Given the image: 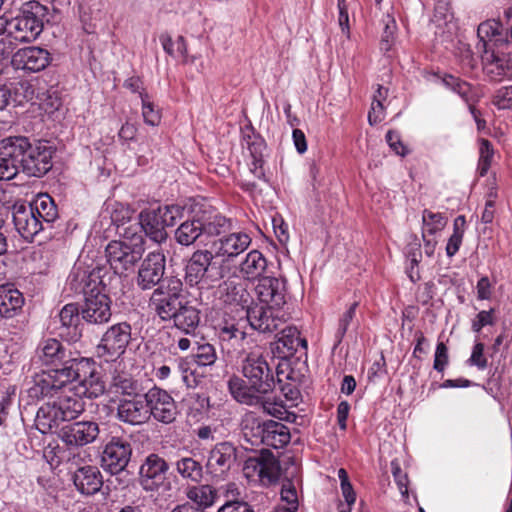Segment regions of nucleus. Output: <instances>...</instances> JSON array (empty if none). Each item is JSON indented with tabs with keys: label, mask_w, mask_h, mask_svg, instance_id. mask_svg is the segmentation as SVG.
Masks as SVG:
<instances>
[{
	"label": "nucleus",
	"mask_w": 512,
	"mask_h": 512,
	"mask_svg": "<svg viewBox=\"0 0 512 512\" xmlns=\"http://www.w3.org/2000/svg\"><path fill=\"white\" fill-rule=\"evenodd\" d=\"M77 366L75 369L73 366H67L36 374L27 389L28 396L32 400L51 399L59 410V415H62V420L75 419L84 411V402L82 395L74 392L72 383L80 376L81 369L89 368V360L82 359Z\"/></svg>",
	"instance_id": "nucleus-1"
},
{
	"label": "nucleus",
	"mask_w": 512,
	"mask_h": 512,
	"mask_svg": "<svg viewBox=\"0 0 512 512\" xmlns=\"http://www.w3.org/2000/svg\"><path fill=\"white\" fill-rule=\"evenodd\" d=\"M70 289L85 297L82 318L91 324H103L111 318V301L100 279V270L76 263L68 277Z\"/></svg>",
	"instance_id": "nucleus-2"
},
{
	"label": "nucleus",
	"mask_w": 512,
	"mask_h": 512,
	"mask_svg": "<svg viewBox=\"0 0 512 512\" xmlns=\"http://www.w3.org/2000/svg\"><path fill=\"white\" fill-rule=\"evenodd\" d=\"M121 239L108 243L105 249L107 262L116 274L132 270L145 252V241L138 228L126 227L119 231Z\"/></svg>",
	"instance_id": "nucleus-3"
},
{
	"label": "nucleus",
	"mask_w": 512,
	"mask_h": 512,
	"mask_svg": "<svg viewBox=\"0 0 512 512\" xmlns=\"http://www.w3.org/2000/svg\"><path fill=\"white\" fill-rule=\"evenodd\" d=\"M28 8L23 9L22 15L15 17L9 23L7 35L1 42H10L13 52L19 43L33 42L43 29V19L46 7L41 2H27Z\"/></svg>",
	"instance_id": "nucleus-4"
},
{
	"label": "nucleus",
	"mask_w": 512,
	"mask_h": 512,
	"mask_svg": "<svg viewBox=\"0 0 512 512\" xmlns=\"http://www.w3.org/2000/svg\"><path fill=\"white\" fill-rule=\"evenodd\" d=\"M132 340V328L127 322H120L109 327L96 346V356L105 362L119 359Z\"/></svg>",
	"instance_id": "nucleus-5"
},
{
	"label": "nucleus",
	"mask_w": 512,
	"mask_h": 512,
	"mask_svg": "<svg viewBox=\"0 0 512 512\" xmlns=\"http://www.w3.org/2000/svg\"><path fill=\"white\" fill-rule=\"evenodd\" d=\"M183 290L181 279L171 277L154 290L150 298V307L162 320L173 319L182 305L179 296Z\"/></svg>",
	"instance_id": "nucleus-6"
},
{
	"label": "nucleus",
	"mask_w": 512,
	"mask_h": 512,
	"mask_svg": "<svg viewBox=\"0 0 512 512\" xmlns=\"http://www.w3.org/2000/svg\"><path fill=\"white\" fill-rule=\"evenodd\" d=\"M263 352L262 347L255 346L245 353L242 359V373L258 392L268 393L273 386V376Z\"/></svg>",
	"instance_id": "nucleus-7"
},
{
	"label": "nucleus",
	"mask_w": 512,
	"mask_h": 512,
	"mask_svg": "<svg viewBox=\"0 0 512 512\" xmlns=\"http://www.w3.org/2000/svg\"><path fill=\"white\" fill-rule=\"evenodd\" d=\"M213 258V253L208 250H197L192 254L185 268V279L190 286L210 287L221 278L220 270L212 263Z\"/></svg>",
	"instance_id": "nucleus-8"
},
{
	"label": "nucleus",
	"mask_w": 512,
	"mask_h": 512,
	"mask_svg": "<svg viewBox=\"0 0 512 512\" xmlns=\"http://www.w3.org/2000/svg\"><path fill=\"white\" fill-rule=\"evenodd\" d=\"M26 143L23 152L19 155L20 168L29 176L41 177L52 167L51 147L41 142L30 143L22 136Z\"/></svg>",
	"instance_id": "nucleus-9"
},
{
	"label": "nucleus",
	"mask_w": 512,
	"mask_h": 512,
	"mask_svg": "<svg viewBox=\"0 0 512 512\" xmlns=\"http://www.w3.org/2000/svg\"><path fill=\"white\" fill-rule=\"evenodd\" d=\"M246 318L252 329L261 333H272L289 319L286 310L272 309L271 306L254 304L246 309Z\"/></svg>",
	"instance_id": "nucleus-10"
},
{
	"label": "nucleus",
	"mask_w": 512,
	"mask_h": 512,
	"mask_svg": "<svg viewBox=\"0 0 512 512\" xmlns=\"http://www.w3.org/2000/svg\"><path fill=\"white\" fill-rule=\"evenodd\" d=\"M82 359L69 358L65 347L55 338L43 339L38 344L34 356L35 363L54 367L52 370L66 368L67 366H73V369H75L78 367L77 363Z\"/></svg>",
	"instance_id": "nucleus-11"
},
{
	"label": "nucleus",
	"mask_w": 512,
	"mask_h": 512,
	"mask_svg": "<svg viewBox=\"0 0 512 512\" xmlns=\"http://www.w3.org/2000/svg\"><path fill=\"white\" fill-rule=\"evenodd\" d=\"M26 147L22 136H9L0 140V180L13 179L19 172V155Z\"/></svg>",
	"instance_id": "nucleus-12"
},
{
	"label": "nucleus",
	"mask_w": 512,
	"mask_h": 512,
	"mask_svg": "<svg viewBox=\"0 0 512 512\" xmlns=\"http://www.w3.org/2000/svg\"><path fill=\"white\" fill-rule=\"evenodd\" d=\"M169 469L167 462L157 454H150L142 463L139 471L141 487L148 492L157 491L166 481Z\"/></svg>",
	"instance_id": "nucleus-13"
},
{
	"label": "nucleus",
	"mask_w": 512,
	"mask_h": 512,
	"mask_svg": "<svg viewBox=\"0 0 512 512\" xmlns=\"http://www.w3.org/2000/svg\"><path fill=\"white\" fill-rule=\"evenodd\" d=\"M132 449L127 440L113 437L106 445L102 453L101 463L104 470L111 474H117L127 466Z\"/></svg>",
	"instance_id": "nucleus-14"
},
{
	"label": "nucleus",
	"mask_w": 512,
	"mask_h": 512,
	"mask_svg": "<svg viewBox=\"0 0 512 512\" xmlns=\"http://www.w3.org/2000/svg\"><path fill=\"white\" fill-rule=\"evenodd\" d=\"M146 395L149 418L153 416L155 420L165 424L172 423L176 419L177 406L168 392L154 387Z\"/></svg>",
	"instance_id": "nucleus-15"
},
{
	"label": "nucleus",
	"mask_w": 512,
	"mask_h": 512,
	"mask_svg": "<svg viewBox=\"0 0 512 512\" xmlns=\"http://www.w3.org/2000/svg\"><path fill=\"white\" fill-rule=\"evenodd\" d=\"M99 432L96 422L79 421L64 425L59 432V437L67 446L80 447L94 442Z\"/></svg>",
	"instance_id": "nucleus-16"
},
{
	"label": "nucleus",
	"mask_w": 512,
	"mask_h": 512,
	"mask_svg": "<svg viewBox=\"0 0 512 512\" xmlns=\"http://www.w3.org/2000/svg\"><path fill=\"white\" fill-rule=\"evenodd\" d=\"M258 300L272 309L285 310L286 286L285 282L276 277H262L255 287Z\"/></svg>",
	"instance_id": "nucleus-17"
},
{
	"label": "nucleus",
	"mask_w": 512,
	"mask_h": 512,
	"mask_svg": "<svg viewBox=\"0 0 512 512\" xmlns=\"http://www.w3.org/2000/svg\"><path fill=\"white\" fill-rule=\"evenodd\" d=\"M148 410L146 393L135 395V397L120 400L117 407V417L124 423L141 425L149 420Z\"/></svg>",
	"instance_id": "nucleus-18"
},
{
	"label": "nucleus",
	"mask_w": 512,
	"mask_h": 512,
	"mask_svg": "<svg viewBox=\"0 0 512 512\" xmlns=\"http://www.w3.org/2000/svg\"><path fill=\"white\" fill-rule=\"evenodd\" d=\"M10 63L17 70L38 72L45 69L50 63V54L39 47H26L14 51Z\"/></svg>",
	"instance_id": "nucleus-19"
},
{
	"label": "nucleus",
	"mask_w": 512,
	"mask_h": 512,
	"mask_svg": "<svg viewBox=\"0 0 512 512\" xmlns=\"http://www.w3.org/2000/svg\"><path fill=\"white\" fill-rule=\"evenodd\" d=\"M165 272V256L160 252H150L143 260L137 276V285L148 290L156 286Z\"/></svg>",
	"instance_id": "nucleus-20"
},
{
	"label": "nucleus",
	"mask_w": 512,
	"mask_h": 512,
	"mask_svg": "<svg viewBox=\"0 0 512 512\" xmlns=\"http://www.w3.org/2000/svg\"><path fill=\"white\" fill-rule=\"evenodd\" d=\"M243 474L251 482L270 485L279 477V465L273 458L261 460L250 457L244 463Z\"/></svg>",
	"instance_id": "nucleus-21"
},
{
	"label": "nucleus",
	"mask_w": 512,
	"mask_h": 512,
	"mask_svg": "<svg viewBox=\"0 0 512 512\" xmlns=\"http://www.w3.org/2000/svg\"><path fill=\"white\" fill-rule=\"evenodd\" d=\"M129 227H137L140 234L144 232L147 237L156 243H162L167 238L165 220H163L157 208L141 211L139 222Z\"/></svg>",
	"instance_id": "nucleus-22"
},
{
	"label": "nucleus",
	"mask_w": 512,
	"mask_h": 512,
	"mask_svg": "<svg viewBox=\"0 0 512 512\" xmlns=\"http://www.w3.org/2000/svg\"><path fill=\"white\" fill-rule=\"evenodd\" d=\"M251 244V237L244 232H234L219 238L213 243L215 256L230 260L243 253Z\"/></svg>",
	"instance_id": "nucleus-23"
},
{
	"label": "nucleus",
	"mask_w": 512,
	"mask_h": 512,
	"mask_svg": "<svg viewBox=\"0 0 512 512\" xmlns=\"http://www.w3.org/2000/svg\"><path fill=\"white\" fill-rule=\"evenodd\" d=\"M247 280L236 275L228 277L219 285V293L223 301L230 305L250 307V293L248 291Z\"/></svg>",
	"instance_id": "nucleus-24"
},
{
	"label": "nucleus",
	"mask_w": 512,
	"mask_h": 512,
	"mask_svg": "<svg viewBox=\"0 0 512 512\" xmlns=\"http://www.w3.org/2000/svg\"><path fill=\"white\" fill-rule=\"evenodd\" d=\"M30 205H14L12 217L16 230L25 239H33L42 229V222Z\"/></svg>",
	"instance_id": "nucleus-25"
},
{
	"label": "nucleus",
	"mask_w": 512,
	"mask_h": 512,
	"mask_svg": "<svg viewBox=\"0 0 512 512\" xmlns=\"http://www.w3.org/2000/svg\"><path fill=\"white\" fill-rule=\"evenodd\" d=\"M236 460V448L229 442H221L210 451L207 468L215 476H222L230 470Z\"/></svg>",
	"instance_id": "nucleus-26"
},
{
	"label": "nucleus",
	"mask_w": 512,
	"mask_h": 512,
	"mask_svg": "<svg viewBox=\"0 0 512 512\" xmlns=\"http://www.w3.org/2000/svg\"><path fill=\"white\" fill-rule=\"evenodd\" d=\"M203 235L218 236L231 228L230 219L220 214L211 206L202 205L197 209Z\"/></svg>",
	"instance_id": "nucleus-27"
},
{
	"label": "nucleus",
	"mask_w": 512,
	"mask_h": 512,
	"mask_svg": "<svg viewBox=\"0 0 512 512\" xmlns=\"http://www.w3.org/2000/svg\"><path fill=\"white\" fill-rule=\"evenodd\" d=\"M484 52L485 55L482 58L484 71L490 79L500 81L512 76V56L489 53L487 49Z\"/></svg>",
	"instance_id": "nucleus-28"
},
{
	"label": "nucleus",
	"mask_w": 512,
	"mask_h": 512,
	"mask_svg": "<svg viewBox=\"0 0 512 512\" xmlns=\"http://www.w3.org/2000/svg\"><path fill=\"white\" fill-rule=\"evenodd\" d=\"M184 494L188 499L187 502L200 512H205L206 509L212 507L217 499L216 489L208 484L188 485Z\"/></svg>",
	"instance_id": "nucleus-29"
},
{
	"label": "nucleus",
	"mask_w": 512,
	"mask_h": 512,
	"mask_svg": "<svg viewBox=\"0 0 512 512\" xmlns=\"http://www.w3.org/2000/svg\"><path fill=\"white\" fill-rule=\"evenodd\" d=\"M73 481L76 488L86 495L98 492L103 484L98 468L90 465L78 468L74 473Z\"/></svg>",
	"instance_id": "nucleus-30"
},
{
	"label": "nucleus",
	"mask_w": 512,
	"mask_h": 512,
	"mask_svg": "<svg viewBox=\"0 0 512 512\" xmlns=\"http://www.w3.org/2000/svg\"><path fill=\"white\" fill-rule=\"evenodd\" d=\"M77 381L78 386L72 384V387L79 393V395L88 398H96L102 395L105 391L103 381L94 373L92 364L89 362V368L85 367L80 370V376L75 378L73 382Z\"/></svg>",
	"instance_id": "nucleus-31"
},
{
	"label": "nucleus",
	"mask_w": 512,
	"mask_h": 512,
	"mask_svg": "<svg viewBox=\"0 0 512 512\" xmlns=\"http://www.w3.org/2000/svg\"><path fill=\"white\" fill-rule=\"evenodd\" d=\"M24 305L22 293L10 285L0 286V315L5 318L16 316Z\"/></svg>",
	"instance_id": "nucleus-32"
},
{
	"label": "nucleus",
	"mask_w": 512,
	"mask_h": 512,
	"mask_svg": "<svg viewBox=\"0 0 512 512\" xmlns=\"http://www.w3.org/2000/svg\"><path fill=\"white\" fill-rule=\"evenodd\" d=\"M61 416L53 401L47 399L37 411L35 426L42 434L51 433L63 421Z\"/></svg>",
	"instance_id": "nucleus-33"
},
{
	"label": "nucleus",
	"mask_w": 512,
	"mask_h": 512,
	"mask_svg": "<svg viewBox=\"0 0 512 512\" xmlns=\"http://www.w3.org/2000/svg\"><path fill=\"white\" fill-rule=\"evenodd\" d=\"M267 268L266 258L258 250L250 251L240 264V273L247 280L262 278Z\"/></svg>",
	"instance_id": "nucleus-34"
},
{
	"label": "nucleus",
	"mask_w": 512,
	"mask_h": 512,
	"mask_svg": "<svg viewBox=\"0 0 512 512\" xmlns=\"http://www.w3.org/2000/svg\"><path fill=\"white\" fill-rule=\"evenodd\" d=\"M264 441L263 444L282 448L290 441L289 429L282 423L273 420L264 422Z\"/></svg>",
	"instance_id": "nucleus-35"
},
{
	"label": "nucleus",
	"mask_w": 512,
	"mask_h": 512,
	"mask_svg": "<svg viewBox=\"0 0 512 512\" xmlns=\"http://www.w3.org/2000/svg\"><path fill=\"white\" fill-rule=\"evenodd\" d=\"M228 387L235 400L240 403L256 405L260 402L259 394L262 393L258 392L251 384L247 386L245 381L239 377L230 378Z\"/></svg>",
	"instance_id": "nucleus-36"
},
{
	"label": "nucleus",
	"mask_w": 512,
	"mask_h": 512,
	"mask_svg": "<svg viewBox=\"0 0 512 512\" xmlns=\"http://www.w3.org/2000/svg\"><path fill=\"white\" fill-rule=\"evenodd\" d=\"M193 212V217L190 220H186L181 223L175 231L176 241L184 246L193 244L201 235H203L200 222H198L197 209Z\"/></svg>",
	"instance_id": "nucleus-37"
},
{
	"label": "nucleus",
	"mask_w": 512,
	"mask_h": 512,
	"mask_svg": "<svg viewBox=\"0 0 512 512\" xmlns=\"http://www.w3.org/2000/svg\"><path fill=\"white\" fill-rule=\"evenodd\" d=\"M177 473L187 481L200 483L203 478V467L200 462L192 457L185 456L174 463Z\"/></svg>",
	"instance_id": "nucleus-38"
},
{
	"label": "nucleus",
	"mask_w": 512,
	"mask_h": 512,
	"mask_svg": "<svg viewBox=\"0 0 512 512\" xmlns=\"http://www.w3.org/2000/svg\"><path fill=\"white\" fill-rule=\"evenodd\" d=\"M300 345L306 348L307 342L300 338L299 331L296 327H286L282 329L277 340V348L280 349L282 347L283 354L293 355L297 352Z\"/></svg>",
	"instance_id": "nucleus-39"
},
{
	"label": "nucleus",
	"mask_w": 512,
	"mask_h": 512,
	"mask_svg": "<svg viewBox=\"0 0 512 512\" xmlns=\"http://www.w3.org/2000/svg\"><path fill=\"white\" fill-rule=\"evenodd\" d=\"M13 93L15 101L19 104L30 102L33 105L36 104L41 94L38 82L32 80L18 81L13 88Z\"/></svg>",
	"instance_id": "nucleus-40"
},
{
	"label": "nucleus",
	"mask_w": 512,
	"mask_h": 512,
	"mask_svg": "<svg viewBox=\"0 0 512 512\" xmlns=\"http://www.w3.org/2000/svg\"><path fill=\"white\" fill-rule=\"evenodd\" d=\"M176 327L189 333L194 330L200 321L199 311L187 305H181L178 312L173 318Z\"/></svg>",
	"instance_id": "nucleus-41"
},
{
	"label": "nucleus",
	"mask_w": 512,
	"mask_h": 512,
	"mask_svg": "<svg viewBox=\"0 0 512 512\" xmlns=\"http://www.w3.org/2000/svg\"><path fill=\"white\" fill-rule=\"evenodd\" d=\"M29 205L32 206L34 214L40 218L41 222L51 223L58 216L56 205L47 194L39 195L34 203Z\"/></svg>",
	"instance_id": "nucleus-42"
},
{
	"label": "nucleus",
	"mask_w": 512,
	"mask_h": 512,
	"mask_svg": "<svg viewBox=\"0 0 512 512\" xmlns=\"http://www.w3.org/2000/svg\"><path fill=\"white\" fill-rule=\"evenodd\" d=\"M110 388L114 393L122 394L124 398H132L141 394L137 382L127 374L113 376Z\"/></svg>",
	"instance_id": "nucleus-43"
},
{
	"label": "nucleus",
	"mask_w": 512,
	"mask_h": 512,
	"mask_svg": "<svg viewBox=\"0 0 512 512\" xmlns=\"http://www.w3.org/2000/svg\"><path fill=\"white\" fill-rule=\"evenodd\" d=\"M422 224V238H425V236H435L442 231L447 220L441 213L425 209L422 213Z\"/></svg>",
	"instance_id": "nucleus-44"
},
{
	"label": "nucleus",
	"mask_w": 512,
	"mask_h": 512,
	"mask_svg": "<svg viewBox=\"0 0 512 512\" xmlns=\"http://www.w3.org/2000/svg\"><path fill=\"white\" fill-rule=\"evenodd\" d=\"M160 41L164 51L169 55L182 57L185 63L194 60V57H189L187 54V44L183 36H179L176 41H173L169 35H162Z\"/></svg>",
	"instance_id": "nucleus-45"
},
{
	"label": "nucleus",
	"mask_w": 512,
	"mask_h": 512,
	"mask_svg": "<svg viewBox=\"0 0 512 512\" xmlns=\"http://www.w3.org/2000/svg\"><path fill=\"white\" fill-rule=\"evenodd\" d=\"M281 500L286 505H279L273 512H296L298 509V496L294 483L284 480L281 487Z\"/></svg>",
	"instance_id": "nucleus-46"
},
{
	"label": "nucleus",
	"mask_w": 512,
	"mask_h": 512,
	"mask_svg": "<svg viewBox=\"0 0 512 512\" xmlns=\"http://www.w3.org/2000/svg\"><path fill=\"white\" fill-rule=\"evenodd\" d=\"M466 229V219L463 215H459L455 218L453 223V233L448 239L447 245H446V254L449 257L454 256L463 240V236Z\"/></svg>",
	"instance_id": "nucleus-47"
},
{
	"label": "nucleus",
	"mask_w": 512,
	"mask_h": 512,
	"mask_svg": "<svg viewBox=\"0 0 512 512\" xmlns=\"http://www.w3.org/2000/svg\"><path fill=\"white\" fill-rule=\"evenodd\" d=\"M264 431V422L261 423L256 420L246 421L242 429L244 439L252 446L263 444Z\"/></svg>",
	"instance_id": "nucleus-48"
},
{
	"label": "nucleus",
	"mask_w": 512,
	"mask_h": 512,
	"mask_svg": "<svg viewBox=\"0 0 512 512\" xmlns=\"http://www.w3.org/2000/svg\"><path fill=\"white\" fill-rule=\"evenodd\" d=\"M173 366L175 378H181L184 384L189 388L195 387L197 385V379L189 366L188 358L177 359L175 361V365Z\"/></svg>",
	"instance_id": "nucleus-49"
},
{
	"label": "nucleus",
	"mask_w": 512,
	"mask_h": 512,
	"mask_svg": "<svg viewBox=\"0 0 512 512\" xmlns=\"http://www.w3.org/2000/svg\"><path fill=\"white\" fill-rule=\"evenodd\" d=\"M192 358L199 366H211L215 363L217 354L213 345L204 343L197 346Z\"/></svg>",
	"instance_id": "nucleus-50"
},
{
	"label": "nucleus",
	"mask_w": 512,
	"mask_h": 512,
	"mask_svg": "<svg viewBox=\"0 0 512 512\" xmlns=\"http://www.w3.org/2000/svg\"><path fill=\"white\" fill-rule=\"evenodd\" d=\"M502 25L496 20H487L478 26L477 35L482 42L484 50L486 49V40L501 35Z\"/></svg>",
	"instance_id": "nucleus-51"
},
{
	"label": "nucleus",
	"mask_w": 512,
	"mask_h": 512,
	"mask_svg": "<svg viewBox=\"0 0 512 512\" xmlns=\"http://www.w3.org/2000/svg\"><path fill=\"white\" fill-rule=\"evenodd\" d=\"M142 101V116L144 122L151 126H158L161 121V113L158 108L155 107L153 102L150 101L148 95L140 93Z\"/></svg>",
	"instance_id": "nucleus-52"
},
{
	"label": "nucleus",
	"mask_w": 512,
	"mask_h": 512,
	"mask_svg": "<svg viewBox=\"0 0 512 512\" xmlns=\"http://www.w3.org/2000/svg\"><path fill=\"white\" fill-rule=\"evenodd\" d=\"M133 211L122 203H114L111 208L110 218L113 224L118 228H126L125 226L132 218Z\"/></svg>",
	"instance_id": "nucleus-53"
},
{
	"label": "nucleus",
	"mask_w": 512,
	"mask_h": 512,
	"mask_svg": "<svg viewBox=\"0 0 512 512\" xmlns=\"http://www.w3.org/2000/svg\"><path fill=\"white\" fill-rule=\"evenodd\" d=\"M443 84L452 91L459 94L467 103H469L470 85L467 82L460 80L452 75H446L442 79Z\"/></svg>",
	"instance_id": "nucleus-54"
},
{
	"label": "nucleus",
	"mask_w": 512,
	"mask_h": 512,
	"mask_svg": "<svg viewBox=\"0 0 512 512\" xmlns=\"http://www.w3.org/2000/svg\"><path fill=\"white\" fill-rule=\"evenodd\" d=\"M60 322L64 327H75L79 320V308L76 304L65 305L59 313Z\"/></svg>",
	"instance_id": "nucleus-55"
},
{
	"label": "nucleus",
	"mask_w": 512,
	"mask_h": 512,
	"mask_svg": "<svg viewBox=\"0 0 512 512\" xmlns=\"http://www.w3.org/2000/svg\"><path fill=\"white\" fill-rule=\"evenodd\" d=\"M246 336L245 331L243 330L240 323H226L220 329V338L223 341H231V340H243Z\"/></svg>",
	"instance_id": "nucleus-56"
},
{
	"label": "nucleus",
	"mask_w": 512,
	"mask_h": 512,
	"mask_svg": "<svg viewBox=\"0 0 512 512\" xmlns=\"http://www.w3.org/2000/svg\"><path fill=\"white\" fill-rule=\"evenodd\" d=\"M357 306H358V303L354 302L348 308V310L342 315V317L339 319V324H338V328L336 331V338L339 341H341L343 339L351 321L353 320L355 313H356Z\"/></svg>",
	"instance_id": "nucleus-57"
},
{
	"label": "nucleus",
	"mask_w": 512,
	"mask_h": 512,
	"mask_svg": "<svg viewBox=\"0 0 512 512\" xmlns=\"http://www.w3.org/2000/svg\"><path fill=\"white\" fill-rule=\"evenodd\" d=\"M396 29V23L394 19L388 17L385 22V29L382 35L380 47L382 51L388 52L394 43V32Z\"/></svg>",
	"instance_id": "nucleus-58"
},
{
	"label": "nucleus",
	"mask_w": 512,
	"mask_h": 512,
	"mask_svg": "<svg viewBox=\"0 0 512 512\" xmlns=\"http://www.w3.org/2000/svg\"><path fill=\"white\" fill-rule=\"evenodd\" d=\"M163 220H165L166 226H172L175 224L176 219L182 215V208L178 205L164 206L157 208Z\"/></svg>",
	"instance_id": "nucleus-59"
},
{
	"label": "nucleus",
	"mask_w": 512,
	"mask_h": 512,
	"mask_svg": "<svg viewBox=\"0 0 512 512\" xmlns=\"http://www.w3.org/2000/svg\"><path fill=\"white\" fill-rule=\"evenodd\" d=\"M258 404H261L264 411L267 412L269 415H272L278 419H283L284 415L286 414V410L284 406L280 403L273 402L270 397L268 398H262L260 396V402Z\"/></svg>",
	"instance_id": "nucleus-60"
},
{
	"label": "nucleus",
	"mask_w": 512,
	"mask_h": 512,
	"mask_svg": "<svg viewBox=\"0 0 512 512\" xmlns=\"http://www.w3.org/2000/svg\"><path fill=\"white\" fill-rule=\"evenodd\" d=\"M40 109L45 111L46 113H52L54 110H58L61 103L60 100L55 96L46 94V92L42 91L40 94V98L37 100L36 104Z\"/></svg>",
	"instance_id": "nucleus-61"
},
{
	"label": "nucleus",
	"mask_w": 512,
	"mask_h": 512,
	"mask_svg": "<svg viewBox=\"0 0 512 512\" xmlns=\"http://www.w3.org/2000/svg\"><path fill=\"white\" fill-rule=\"evenodd\" d=\"M338 23L342 30V32L346 35L347 38L350 36V24H349V3L348 2H338Z\"/></svg>",
	"instance_id": "nucleus-62"
},
{
	"label": "nucleus",
	"mask_w": 512,
	"mask_h": 512,
	"mask_svg": "<svg viewBox=\"0 0 512 512\" xmlns=\"http://www.w3.org/2000/svg\"><path fill=\"white\" fill-rule=\"evenodd\" d=\"M468 361L470 365L476 366L480 370L487 367V359L484 356V345L482 343H476L474 345L472 354Z\"/></svg>",
	"instance_id": "nucleus-63"
},
{
	"label": "nucleus",
	"mask_w": 512,
	"mask_h": 512,
	"mask_svg": "<svg viewBox=\"0 0 512 512\" xmlns=\"http://www.w3.org/2000/svg\"><path fill=\"white\" fill-rule=\"evenodd\" d=\"M512 103V86H506L500 88L495 97L494 104L499 109H507L511 106Z\"/></svg>",
	"instance_id": "nucleus-64"
}]
</instances>
